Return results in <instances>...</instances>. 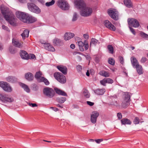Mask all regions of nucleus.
<instances>
[{
    "instance_id": "1",
    "label": "nucleus",
    "mask_w": 148,
    "mask_h": 148,
    "mask_svg": "<svg viewBox=\"0 0 148 148\" xmlns=\"http://www.w3.org/2000/svg\"><path fill=\"white\" fill-rule=\"evenodd\" d=\"M1 10L5 20L11 25H15L16 24V18L12 12L8 8L3 6H1Z\"/></svg>"
},
{
    "instance_id": "2",
    "label": "nucleus",
    "mask_w": 148,
    "mask_h": 148,
    "mask_svg": "<svg viewBox=\"0 0 148 148\" xmlns=\"http://www.w3.org/2000/svg\"><path fill=\"white\" fill-rule=\"evenodd\" d=\"M16 14L18 18L24 23H32L37 20L35 17L24 12L17 11L16 12Z\"/></svg>"
},
{
    "instance_id": "3",
    "label": "nucleus",
    "mask_w": 148,
    "mask_h": 148,
    "mask_svg": "<svg viewBox=\"0 0 148 148\" xmlns=\"http://www.w3.org/2000/svg\"><path fill=\"white\" fill-rule=\"evenodd\" d=\"M92 12V10L91 8L86 6V5L80 11L81 16L84 17L88 16L91 15Z\"/></svg>"
},
{
    "instance_id": "4",
    "label": "nucleus",
    "mask_w": 148,
    "mask_h": 148,
    "mask_svg": "<svg viewBox=\"0 0 148 148\" xmlns=\"http://www.w3.org/2000/svg\"><path fill=\"white\" fill-rule=\"evenodd\" d=\"M108 13L109 16L115 21L119 19V15L117 10L114 8H110L108 10Z\"/></svg>"
},
{
    "instance_id": "5",
    "label": "nucleus",
    "mask_w": 148,
    "mask_h": 148,
    "mask_svg": "<svg viewBox=\"0 0 148 148\" xmlns=\"http://www.w3.org/2000/svg\"><path fill=\"white\" fill-rule=\"evenodd\" d=\"M58 6L62 10H69L70 6L68 3L64 0H59L57 1Z\"/></svg>"
},
{
    "instance_id": "6",
    "label": "nucleus",
    "mask_w": 148,
    "mask_h": 148,
    "mask_svg": "<svg viewBox=\"0 0 148 148\" xmlns=\"http://www.w3.org/2000/svg\"><path fill=\"white\" fill-rule=\"evenodd\" d=\"M55 79L61 84H64L66 82V79L63 75L60 72H56L54 74Z\"/></svg>"
},
{
    "instance_id": "7",
    "label": "nucleus",
    "mask_w": 148,
    "mask_h": 148,
    "mask_svg": "<svg viewBox=\"0 0 148 148\" xmlns=\"http://www.w3.org/2000/svg\"><path fill=\"white\" fill-rule=\"evenodd\" d=\"M0 100L3 103H11L13 102L14 100L13 97L0 93Z\"/></svg>"
},
{
    "instance_id": "8",
    "label": "nucleus",
    "mask_w": 148,
    "mask_h": 148,
    "mask_svg": "<svg viewBox=\"0 0 148 148\" xmlns=\"http://www.w3.org/2000/svg\"><path fill=\"white\" fill-rule=\"evenodd\" d=\"M27 6L29 10L32 12L38 14L41 12L39 8L33 3H28Z\"/></svg>"
},
{
    "instance_id": "9",
    "label": "nucleus",
    "mask_w": 148,
    "mask_h": 148,
    "mask_svg": "<svg viewBox=\"0 0 148 148\" xmlns=\"http://www.w3.org/2000/svg\"><path fill=\"white\" fill-rule=\"evenodd\" d=\"M127 22L129 26L136 28L138 27L140 25L138 21L134 18H129L128 19Z\"/></svg>"
},
{
    "instance_id": "10",
    "label": "nucleus",
    "mask_w": 148,
    "mask_h": 148,
    "mask_svg": "<svg viewBox=\"0 0 148 148\" xmlns=\"http://www.w3.org/2000/svg\"><path fill=\"white\" fill-rule=\"evenodd\" d=\"M44 94L49 98L52 97L54 95V92L53 89L49 88H46L43 89Z\"/></svg>"
},
{
    "instance_id": "11",
    "label": "nucleus",
    "mask_w": 148,
    "mask_h": 148,
    "mask_svg": "<svg viewBox=\"0 0 148 148\" xmlns=\"http://www.w3.org/2000/svg\"><path fill=\"white\" fill-rule=\"evenodd\" d=\"M0 86L5 91L11 92L12 90V88L7 82H1L0 83Z\"/></svg>"
},
{
    "instance_id": "12",
    "label": "nucleus",
    "mask_w": 148,
    "mask_h": 148,
    "mask_svg": "<svg viewBox=\"0 0 148 148\" xmlns=\"http://www.w3.org/2000/svg\"><path fill=\"white\" fill-rule=\"evenodd\" d=\"M74 3L76 7L80 10L86 5L83 0H74Z\"/></svg>"
},
{
    "instance_id": "13",
    "label": "nucleus",
    "mask_w": 148,
    "mask_h": 148,
    "mask_svg": "<svg viewBox=\"0 0 148 148\" xmlns=\"http://www.w3.org/2000/svg\"><path fill=\"white\" fill-rule=\"evenodd\" d=\"M99 113L97 112H92V114H91L90 118V121L93 124L96 123L97 118L99 116Z\"/></svg>"
},
{
    "instance_id": "14",
    "label": "nucleus",
    "mask_w": 148,
    "mask_h": 148,
    "mask_svg": "<svg viewBox=\"0 0 148 148\" xmlns=\"http://www.w3.org/2000/svg\"><path fill=\"white\" fill-rule=\"evenodd\" d=\"M104 25L107 28L110 30L113 31H115L116 30V28L108 20H106L104 22Z\"/></svg>"
},
{
    "instance_id": "15",
    "label": "nucleus",
    "mask_w": 148,
    "mask_h": 148,
    "mask_svg": "<svg viewBox=\"0 0 148 148\" xmlns=\"http://www.w3.org/2000/svg\"><path fill=\"white\" fill-rule=\"evenodd\" d=\"M53 45L55 46L59 47L62 46L63 45V41L58 38H55L53 41Z\"/></svg>"
},
{
    "instance_id": "16",
    "label": "nucleus",
    "mask_w": 148,
    "mask_h": 148,
    "mask_svg": "<svg viewBox=\"0 0 148 148\" xmlns=\"http://www.w3.org/2000/svg\"><path fill=\"white\" fill-rule=\"evenodd\" d=\"M57 68L64 75L67 74V69L66 66L63 65H59L57 66Z\"/></svg>"
},
{
    "instance_id": "17",
    "label": "nucleus",
    "mask_w": 148,
    "mask_h": 148,
    "mask_svg": "<svg viewBox=\"0 0 148 148\" xmlns=\"http://www.w3.org/2000/svg\"><path fill=\"white\" fill-rule=\"evenodd\" d=\"M12 43L14 46L17 47L21 48L23 46V42H20L18 40L15 39H12Z\"/></svg>"
},
{
    "instance_id": "18",
    "label": "nucleus",
    "mask_w": 148,
    "mask_h": 148,
    "mask_svg": "<svg viewBox=\"0 0 148 148\" xmlns=\"http://www.w3.org/2000/svg\"><path fill=\"white\" fill-rule=\"evenodd\" d=\"M20 56L21 58L24 59L28 60L29 58L28 54L24 51L22 50L21 51Z\"/></svg>"
},
{
    "instance_id": "19",
    "label": "nucleus",
    "mask_w": 148,
    "mask_h": 148,
    "mask_svg": "<svg viewBox=\"0 0 148 148\" xmlns=\"http://www.w3.org/2000/svg\"><path fill=\"white\" fill-rule=\"evenodd\" d=\"M75 36L73 33L70 32H67L65 33L64 38L65 40H68L73 38Z\"/></svg>"
},
{
    "instance_id": "20",
    "label": "nucleus",
    "mask_w": 148,
    "mask_h": 148,
    "mask_svg": "<svg viewBox=\"0 0 148 148\" xmlns=\"http://www.w3.org/2000/svg\"><path fill=\"white\" fill-rule=\"evenodd\" d=\"M106 91L104 88H98L94 90L95 93L97 95H102Z\"/></svg>"
},
{
    "instance_id": "21",
    "label": "nucleus",
    "mask_w": 148,
    "mask_h": 148,
    "mask_svg": "<svg viewBox=\"0 0 148 148\" xmlns=\"http://www.w3.org/2000/svg\"><path fill=\"white\" fill-rule=\"evenodd\" d=\"M130 60L132 65L133 67L134 68L139 64L137 60L134 57H131Z\"/></svg>"
},
{
    "instance_id": "22",
    "label": "nucleus",
    "mask_w": 148,
    "mask_h": 148,
    "mask_svg": "<svg viewBox=\"0 0 148 148\" xmlns=\"http://www.w3.org/2000/svg\"><path fill=\"white\" fill-rule=\"evenodd\" d=\"M54 90L56 93L60 95L67 96L66 93L64 91L57 88H54Z\"/></svg>"
},
{
    "instance_id": "23",
    "label": "nucleus",
    "mask_w": 148,
    "mask_h": 148,
    "mask_svg": "<svg viewBox=\"0 0 148 148\" xmlns=\"http://www.w3.org/2000/svg\"><path fill=\"white\" fill-rule=\"evenodd\" d=\"M25 78L29 81H31L33 80L34 76L30 73H28L25 74Z\"/></svg>"
},
{
    "instance_id": "24",
    "label": "nucleus",
    "mask_w": 148,
    "mask_h": 148,
    "mask_svg": "<svg viewBox=\"0 0 148 148\" xmlns=\"http://www.w3.org/2000/svg\"><path fill=\"white\" fill-rule=\"evenodd\" d=\"M134 68H136V71L139 75H141L143 73V69L141 65L139 64Z\"/></svg>"
},
{
    "instance_id": "25",
    "label": "nucleus",
    "mask_w": 148,
    "mask_h": 148,
    "mask_svg": "<svg viewBox=\"0 0 148 148\" xmlns=\"http://www.w3.org/2000/svg\"><path fill=\"white\" fill-rule=\"evenodd\" d=\"M45 48L49 51H54L55 50L54 47L51 45L49 44H47L44 46Z\"/></svg>"
},
{
    "instance_id": "26",
    "label": "nucleus",
    "mask_w": 148,
    "mask_h": 148,
    "mask_svg": "<svg viewBox=\"0 0 148 148\" xmlns=\"http://www.w3.org/2000/svg\"><path fill=\"white\" fill-rule=\"evenodd\" d=\"M121 121L122 125H130L132 123L130 120L126 118L122 119Z\"/></svg>"
},
{
    "instance_id": "27",
    "label": "nucleus",
    "mask_w": 148,
    "mask_h": 148,
    "mask_svg": "<svg viewBox=\"0 0 148 148\" xmlns=\"http://www.w3.org/2000/svg\"><path fill=\"white\" fill-rule=\"evenodd\" d=\"M42 75V73L40 71L36 72L35 75V78L36 79L37 81L39 82H40L41 78L42 77L41 76Z\"/></svg>"
},
{
    "instance_id": "28",
    "label": "nucleus",
    "mask_w": 148,
    "mask_h": 148,
    "mask_svg": "<svg viewBox=\"0 0 148 148\" xmlns=\"http://www.w3.org/2000/svg\"><path fill=\"white\" fill-rule=\"evenodd\" d=\"M124 3L125 5L128 8H131L132 6V4L130 0H124Z\"/></svg>"
},
{
    "instance_id": "29",
    "label": "nucleus",
    "mask_w": 148,
    "mask_h": 148,
    "mask_svg": "<svg viewBox=\"0 0 148 148\" xmlns=\"http://www.w3.org/2000/svg\"><path fill=\"white\" fill-rule=\"evenodd\" d=\"M98 42V40L96 39L92 38L91 39L90 44V48L91 47L94 45L95 46Z\"/></svg>"
},
{
    "instance_id": "30",
    "label": "nucleus",
    "mask_w": 148,
    "mask_h": 148,
    "mask_svg": "<svg viewBox=\"0 0 148 148\" xmlns=\"http://www.w3.org/2000/svg\"><path fill=\"white\" fill-rule=\"evenodd\" d=\"M130 98V93L128 92H126L124 94V97L123 100L126 101H129Z\"/></svg>"
},
{
    "instance_id": "31",
    "label": "nucleus",
    "mask_w": 148,
    "mask_h": 148,
    "mask_svg": "<svg viewBox=\"0 0 148 148\" xmlns=\"http://www.w3.org/2000/svg\"><path fill=\"white\" fill-rule=\"evenodd\" d=\"M29 32V31L28 30L26 29L21 34L23 39H25V37H28Z\"/></svg>"
},
{
    "instance_id": "32",
    "label": "nucleus",
    "mask_w": 148,
    "mask_h": 148,
    "mask_svg": "<svg viewBox=\"0 0 148 148\" xmlns=\"http://www.w3.org/2000/svg\"><path fill=\"white\" fill-rule=\"evenodd\" d=\"M99 74L105 77H108L110 76V74L108 72L104 71H102L99 73Z\"/></svg>"
},
{
    "instance_id": "33",
    "label": "nucleus",
    "mask_w": 148,
    "mask_h": 148,
    "mask_svg": "<svg viewBox=\"0 0 148 148\" xmlns=\"http://www.w3.org/2000/svg\"><path fill=\"white\" fill-rule=\"evenodd\" d=\"M6 79L7 81L11 82H13L16 80V79L14 77L12 76L8 77L6 78Z\"/></svg>"
},
{
    "instance_id": "34",
    "label": "nucleus",
    "mask_w": 148,
    "mask_h": 148,
    "mask_svg": "<svg viewBox=\"0 0 148 148\" xmlns=\"http://www.w3.org/2000/svg\"><path fill=\"white\" fill-rule=\"evenodd\" d=\"M20 85L26 92H30V89L27 85L21 83V84Z\"/></svg>"
},
{
    "instance_id": "35",
    "label": "nucleus",
    "mask_w": 148,
    "mask_h": 148,
    "mask_svg": "<svg viewBox=\"0 0 148 148\" xmlns=\"http://www.w3.org/2000/svg\"><path fill=\"white\" fill-rule=\"evenodd\" d=\"M77 43L79 47L80 51H84V49L83 48L84 46L83 42L82 41H79L77 42Z\"/></svg>"
},
{
    "instance_id": "36",
    "label": "nucleus",
    "mask_w": 148,
    "mask_h": 148,
    "mask_svg": "<svg viewBox=\"0 0 148 148\" xmlns=\"http://www.w3.org/2000/svg\"><path fill=\"white\" fill-rule=\"evenodd\" d=\"M129 105V101H126L123 100L122 103V107L123 108H126L128 107Z\"/></svg>"
},
{
    "instance_id": "37",
    "label": "nucleus",
    "mask_w": 148,
    "mask_h": 148,
    "mask_svg": "<svg viewBox=\"0 0 148 148\" xmlns=\"http://www.w3.org/2000/svg\"><path fill=\"white\" fill-rule=\"evenodd\" d=\"M57 101L60 103H63L66 100V98L65 97H61L58 98L57 99Z\"/></svg>"
},
{
    "instance_id": "38",
    "label": "nucleus",
    "mask_w": 148,
    "mask_h": 148,
    "mask_svg": "<svg viewBox=\"0 0 148 148\" xmlns=\"http://www.w3.org/2000/svg\"><path fill=\"white\" fill-rule=\"evenodd\" d=\"M83 94L84 96L86 98H89L90 96V94L88 90L84 89L83 90Z\"/></svg>"
},
{
    "instance_id": "39",
    "label": "nucleus",
    "mask_w": 148,
    "mask_h": 148,
    "mask_svg": "<svg viewBox=\"0 0 148 148\" xmlns=\"http://www.w3.org/2000/svg\"><path fill=\"white\" fill-rule=\"evenodd\" d=\"M140 34L141 37L146 40H148V35L143 32H140Z\"/></svg>"
},
{
    "instance_id": "40",
    "label": "nucleus",
    "mask_w": 148,
    "mask_h": 148,
    "mask_svg": "<svg viewBox=\"0 0 148 148\" xmlns=\"http://www.w3.org/2000/svg\"><path fill=\"white\" fill-rule=\"evenodd\" d=\"M40 82H43L46 85H48L49 84L48 80L44 77H42L41 78Z\"/></svg>"
},
{
    "instance_id": "41",
    "label": "nucleus",
    "mask_w": 148,
    "mask_h": 148,
    "mask_svg": "<svg viewBox=\"0 0 148 148\" xmlns=\"http://www.w3.org/2000/svg\"><path fill=\"white\" fill-rule=\"evenodd\" d=\"M107 48L109 52L112 54H113L114 53V49L112 46L111 45H108Z\"/></svg>"
},
{
    "instance_id": "42",
    "label": "nucleus",
    "mask_w": 148,
    "mask_h": 148,
    "mask_svg": "<svg viewBox=\"0 0 148 148\" xmlns=\"http://www.w3.org/2000/svg\"><path fill=\"white\" fill-rule=\"evenodd\" d=\"M108 63L110 64L113 65L115 64V60L112 58H109L108 60Z\"/></svg>"
},
{
    "instance_id": "43",
    "label": "nucleus",
    "mask_w": 148,
    "mask_h": 148,
    "mask_svg": "<svg viewBox=\"0 0 148 148\" xmlns=\"http://www.w3.org/2000/svg\"><path fill=\"white\" fill-rule=\"evenodd\" d=\"M55 2L54 0H52L51 2H47L45 3L46 5L49 7L53 5Z\"/></svg>"
},
{
    "instance_id": "44",
    "label": "nucleus",
    "mask_w": 148,
    "mask_h": 148,
    "mask_svg": "<svg viewBox=\"0 0 148 148\" xmlns=\"http://www.w3.org/2000/svg\"><path fill=\"white\" fill-rule=\"evenodd\" d=\"M77 18V14L76 12H74L73 14V18L72 21H76Z\"/></svg>"
},
{
    "instance_id": "45",
    "label": "nucleus",
    "mask_w": 148,
    "mask_h": 148,
    "mask_svg": "<svg viewBox=\"0 0 148 148\" xmlns=\"http://www.w3.org/2000/svg\"><path fill=\"white\" fill-rule=\"evenodd\" d=\"M106 79L107 83H108V84H112L114 82L113 80L112 79L110 78Z\"/></svg>"
},
{
    "instance_id": "46",
    "label": "nucleus",
    "mask_w": 148,
    "mask_h": 148,
    "mask_svg": "<svg viewBox=\"0 0 148 148\" xmlns=\"http://www.w3.org/2000/svg\"><path fill=\"white\" fill-rule=\"evenodd\" d=\"M100 82L101 84L104 86H106L107 83L106 79H104L101 80Z\"/></svg>"
},
{
    "instance_id": "47",
    "label": "nucleus",
    "mask_w": 148,
    "mask_h": 148,
    "mask_svg": "<svg viewBox=\"0 0 148 148\" xmlns=\"http://www.w3.org/2000/svg\"><path fill=\"white\" fill-rule=\"evenodd\" d=\"M119 58L120 63L122 64H123L124 63V60L123 57L122 56H119Z\"/></svg>"
},
{
    "instance_id": "48",
    "label": "nucleus",
    "mask_w": 148,
    "mask_h": 148,
    "mask_svg": "<svg viewBox=\"0 0 148 148\" xmlns=\"http://www.w3.org/2000/svg\"><path fill=\"white\" fill-rule=\"evenodd\" d=\"M134 124H136L139 123V121L138 118L137 117L135 118L134 121Z\"/></svg>"
},
{
    "instance_id": "49",
    "label": "nucleus",
    "mask_w": 148,
    "mask_h": 148,
    "mask_svg": "<svg viewBox=\"0 0 148 148\" xmlns=\"http://www.w3.org/2000/svg\"><path fill=\"white\" fill-rule=\"evenodd\" d=\"M147 60V58L145 57H143L140 60L141 63H144Z\"/></svg>"
},
{
    "instance_id": "50",
    "label": "nucleus",
    "mask_w": 148,
    "mask_h": 148,
    "mask_svg": "<svg viewBox=\"0 0 148 148\" xmlns=\"http://www.w3.org/2000/svg\"><path fill=\"white\" fill-rule=\"evenodd\" d=\"M9 51L12 54L16 52L11 47L9 48Z\"/></svg>"
},
{
    "instance_id": "51",
    "label": "nucleus",
    "mask_w": 148,
    "mask_h": 148,
    "mask_svg": "<svg viewBox=\"0 0 148 148\" xmlns=\"http://www.w3.org/2000/svg\"><path fill=\"white\" fill-rule=\"evenodd\" d=\"M129 28L131 32L134 35H135L136 34V32L135 31L134 29L130 26H129Z\"/></svg>"
},
{
    "instance_id": "52",
    "label": "nucleus",
    "mask_w": 148,
    "mask_h": 148,
    "mask_svg": "<svg viewBox=\"0 0 148 148\" xmlns=\"http://www.w3.org/2000/svg\"><path fill=\"white\" fill-rule=\"evenodd\" d=\"M28 105L32 107H36L37 106V105L36 103H28Z\"/></svg>"
},
{
    "instance_id": "53",
    "label": "nucleus",
    "mask_w": 148,
    "mask_h": 148,
    "mask_svg": "<svg viewBox=\"0 0 148 148\" xmlns=\"http://www.w3.org/2000/svg\"><path fill=\"white\" fill-rule=\"evenodd\" d=\"M29 59H34L35 58V56L34 54H30V56H29Z\"/></svg>"
},
{
    "instance_id": "54",
    "label": "nucleus",
    "mask_w": 148,
    "mask_h": 148,
    "mask_svg": "<svg viewBox=\"0 0 148 148\" xmlns=\"http://www.w3.org/2000/svg\"><path fill=\"white\" fill-rule=\"evenodd\" d=\"M95 141L98 144H99L101 142H102L103 141V139H96L95 140Z\"/></svg>"
},
{
    "instance_id": "55",
    "label": "nucleus",
    "mask_w": 148,
    "mask_h": 148,
    "mask_svg": "<svg viewBox=\"0 0 148 148\" xmlns=\"http://www.w3.org/2000/svg\"><path fill=\"white\" fill-rule=\"evenodd\" d=\"M117 116L119 119H121L122 117V115L121 113L120 112L117 113Z\"/></svg>"
},
{
    "instance_id": "56",
    "label": "nucleus",
    "mask_w": 148,
    "mask_h": 148,
    "mask_svg": "<svg viewBox=\"0 0 148 148\" xmlns=\"http://www.w3.org/2000/svg\"><path fill=\"white\" fill-rule=\"evenodd\" d=\"M77 69L78 71H80L82 70V67L81 65H78L77 66Z\"/></svg>"
},
{
    "instance_id": "57",
    "label": "nucleus",
    "mask_w": 148,
    "mask_h": 148,
    "mask_svg": "<svg viewBox=\"0 0 148 148\" xmlns=\"http://www.w3.org/2000/svg\"><path fill=\"white\" fill-rule=\"evenodd\" d=\"M2 28L3 29L5 30H6L7 31H8V30H9L8 28V27L5 26V25H2Z\"/></svg>"
},
{
    "instance_id": "58",
    "label": "nucleus",
    "mask_w": 148,
    "mask_h": 148,
    "mask_svg": "<svg viewBox=\"0 0 148 148\" xmlns=\"http://www.w3.org/2000/svg\"><path fill=\"white\" fill-rule=\"evenodd\" d=\"M85 39H88L89 38V36L87 34H84L83 35Z\"/></svg>"
},
{
    "instance_id": "59",
    "label": "nucleus",
    "mask_w": 148,
    "mask_h": 148,
    "mask_svg": "<svg viewBox=\"0 0 148 148\" xmlns=\"http://www.w3.org/2000/svg\"><path fill=\"white\" fill-rule=\"evenodd\" d=\"M87 103L88 105L90 106H92L94 104V103L89 101H87Z\"/></svg>"
},
{
    "instance_id": "60",
    "label": "nucleus",
    "mask_w": 148,
    "mask_h": 148,
    "mask_svg": "<svg viewBox=\"0 0 148 148\" xmlns=\"http://www.w3.org/2000/svg\"><path fill=\"white\" fill-rule=\"evenodd\" d=\"M50 108L52 109L55 111H57L58 110V109L56 108L51 107Z\"/></svg>"
},
{
    "instance_id": "61",
    "label": "nucleus",
    "mask_w": 148,
    "mask_h": 148,
    "mask_svg": "<svg viewBox=\"0 0 148 148\" xmlns=\"http://www.w3.org/2000/svg\"><path fill=\"white\" fill-rule=\"evenodd\" d=\"M84 47H85V50H87L88 49V47H89L88 44L85 45H84Z\"/></svg>"
},
{
    "instance_id": "62",
    "label": "nucleus",
    "mask_w": 148,
    "mask_h": 148,
    "mask_svg": "<svg viewBox=\"0 0 148 148\" xmlns=\"http://www.w3.org/2000/svg\"><path fill=\"white\" fill-rule=\"evenodd\" d=\"M40 42L42 44H44L45 45L46 44V42L45 41H43V40H40Z\"/></svg>"
},
{
    "instance_id": "63",
    "label": "nucleus",
    "mask_w": 148,
    "mask_h": 148,
    "mask_svg": "<svg viewBox=\"0 0 148 148\" xmlns=\"http://www.w3.org/2000/svg\"><path fill=\"white\" fill-rule=\"evenodd\" d=\"M83 44H84V45L87 44H88V41L87 40H84V41Z\"/></svg>"
},
{
    "instance_id": "64",
    "label": "nucleus",
    "mask_w": 148,
    "mask_h": 148,
    "mask_svg": "<svg viewBox=\"0 0 148 148\" xmlns=\"http://www.w3.org/2000/svg\"><path fill=\"white\" fill-rule=\"evenodd\" d=\"M70 47L72 49H74L75 48V45L74 44H71L70 45Z\"/></svg>"
}]
</instances>
